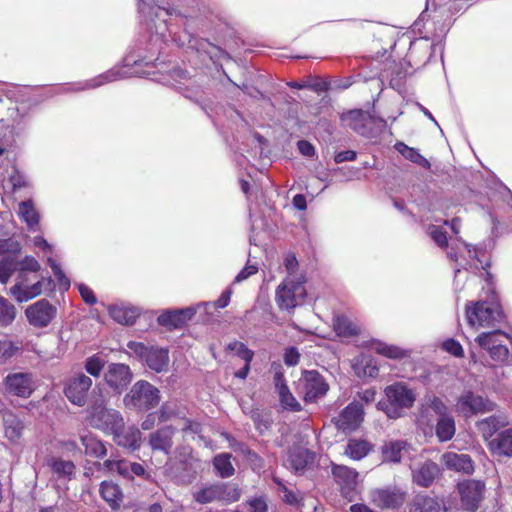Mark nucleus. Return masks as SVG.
<instances>
[{
  "instance_id": "f3484780",
  "label": "nucleus",
  "mask_w": 512,
  "mask_h": 512,
  "mask_svg": "<svg viewBox=\"0 0 512 512\" xmlns=\"http://www.w3.org/2000/svg\"><path fill=\"white\" fill-rule=\"evenodd\" d=\"M3 384L8 393L22 398L30 397L35 388L32 375L23 372L8 374Z\"/></svg>"
},
{
  "instance_id": "2f4dec72",
  "label": "nucleus",
  "mask_w": 512,
  "mask_h": 512,
  "mask_svg": "<svg viewBox=\"0 0 512 512\" xmlns=\"http://www.w3.org/2000/svg\"><path fill=\"white\" fill-rule=\"evenodd\" d=\"M407 443L402 440H392L382 446V456L384 462L399 463L402 459V453L406 451Z\"/></svg>"
},
{
  "instance_id": "7ed1b4c3",
  "label": "nucleus",
  "mask_w": 512,
  "mask_h": 512,
  "mask_svg": "<svg viewBox=\"0 0 512 512\" xmlns=\"http://www.w3.org/2000/svg\"><path fill=\"white\" fill-rule=\"evenodd\" d=\"M465 316L469 326L479 329L493 327L500 323L503 312L496 301L479 300L466 304Z\"/></svg>"
},
{
  "instance_id": "473e14b6",
  "label": "nucleus",
  "mask_w": 512,
  "mask_h": 512,
  "mask_svg": "<svg viewBox=\"0 0 512 512\" xmlns=\"http://www.w3.org/2000/svg\"><path fill=\"white\" fill-rule=\"evenodd\" d=\"M333 329L340 337H351L360 332L359 325L345 315H337L334 317Z\"/></svg>"
},
{
  "instance_id": "aec40b11",
  "label": "nucleus",
  "mask_w": 512,
  "mask_h": 512,
  "mask_svg": "<svg viewBox=\"0 0 512 512\" xmlns=\"http://www.w3.org/2000/svg\"><path fill=\"white\" fill-rule=\"evenodd\" d=\"M132 380V372L128 365L112 363L105 373V381L109 387L117 392H122Z\"/></svg>"
},
{
  "instance_id": "c03bdc74",
  "label": "nucleus",
  "mask_w": 512,
  "mask_h": 512,
  "mask_svg": "<svg viewBox=\"0 0 512 512\" xmlns=\"http://www.w3.org/2000/svg\"><path fill=\"white\" fill-rule=\"evenodd\" d=\"M275 392L283 409L292 412L301 411L302 406L300 402L294 397L288 385L282 387L281 389L275 390Z\"/></svg>"
},
{
  "instance_id": "dca6fc26",
  "label": "nucleus",
  "mask_w": 512,
  "mask_h": 512,
  "mask_svg": "<svg viewBox=\"0 0 512 512\" xmlns=\"http://www.w3.org/2000/svg\"><path fill=\"white\" fill-rule=\"evenodd\" d=\"M485 484L480 480H467L458 485L462 507L469 512H474L479 507L483 498Z\"/></svg>"
},
{
  "instance_id": "4be33fe9",
  "label": "nucleus",
  "mask_w": 512,
  "mask_h": 512,
  "mask_svg": "<svg viewBox=\"0 0 512 512\" xmlns=\"http://www.w3.org/2000/svg\"><path fill=\"white\" fill-rule=\"evenodd\" d=\"M441 463L449 470L472 474L474 472V462L467 454H458L447 451L441 455Z\"/></svg>"
},
{
  "instance_id": "5701e85b",
  "label": "nucleus",
  "mask_w": 512,
  "mask_h": 512,
  "mask_svg": "<svg viewBox=\"0 0 512 512\" xmlns=\"http://www.w3.org/2000/svg\"><path fill=\"white\" fill-rule=\"evenodd\" d=\"M114 441L122 447L136 450L141 445V432L135 426L123 427L112 433Z\"/></svg>"
},
{
  "instance_id": "9b49d317",
  "label": "nucleus",
  "mask_w": 512,
  "mask_h": 512,
  "mask_svg": "<svg viewBox=\"0 0 512 512\" xmlns=\"http://www.w3.org/2000/svg\"><path fill=\"white\" fill-rule=\"evenodd\" d=\"M21 246L14 239L0 240V282L6 284L17 269V254Z\"/></svg>"
},
{
  "instance_id": "603ef678",
  "label": "nucleus",
  "mask_w": 512,
  "mask_h": 512,
  "mask_svg": "<svg viewBox=\"0 0 512 512\" xmlns=\"http://www.w3.org/2000/svg\"><path fill=\"white\" fill-rule=\"evenodd\" d=\"M180 315L178 310L167 311L162 313L158 317V322L162 326H167L170 328H178L183 325L182 320L180 319Z\"/></svg>"
},
{
  "instance_id": "0e129e2a",
  "label": "nucleus",
  "mask_w": 512,
  "mask_h": 512,
  "mask_svg": "<svg viewBox=\"0 0 512 512\" xmlns=\"http://www.w3.org/2000/svg\"><path fill=\"white\" fill-rule=\"evenodd\" d=\"M442 347L445 351H447L448 353L455 357H463L464 355V350L461 344L454 339H448L444 341Z\"/></svg>"
},
{
  "instance_id": "13d9d810",
  "label": "nucleus",
  "mask_w": 512,
  "mask_h": 512,
  "mask_svg": "<svg viewBox=\"0 0 512 512\" xmlns=\"http://www.w3.org/2000/svg\"><path fill=\"white\" fill-rule=\"evenodd\" d=\"M177 411V403L176 402H165L162 404L159 412L158 418L160 421L165 422L169 420L172 416L176 414Z\"/></svg>"
},
{
  "instance_id": "3c124183",
  "label": "nucleus",
  "mask_w": 512,
  "mask_h": 512,
  "mask_svg": "<svg viewBox=\"0 0 512 512\" xmlns=\"http://www.w3.org/2000/svg\"><path fill=\"white\" fill-rule=\"evenodd\" d=\"M105 366V361L98 355L88 357L85 361L84 368L88 374L98 378Z\"/></svg>"
},
{
  "instance_id": "393cba45",
  "label": "nucleus",
  "mask_w": 512,
  "mask_h": 512,
  "mask_svg": "<svg viewBox=\"0 0 512 512\" xmlns=\"http://www.w3.org/2000/svg\"><path fill=\"white\" fill-rule=\"evenodd\" d=\"M488 446L495 455L512 457V427L501 431Z\"/></svg>"
},
{
  "instance_id": "f8f14e48",
  "label": "nucleus",
  "mask_w": 512,
  "mask_h": 512,
  "mask_svg": "<svg viewBox=\"0 0 512 512\" xmlns=\"http://www.w3.org/2000/svg\"><path fill=\"white\" fill-rule=\"evenodd\" d=\"M92 384V379L89 376L82 372L76 373L66 381L64 394L72 404L83 407L87 402Z\"/></svg>"
},
{
  "instance_id": "79ce46f5",
  "label": "nucleus",
  "mask_w": 512,
  "mask_h": 512,
  "mask_svg": "<svg viewBox=\"0 0 512 512\" xmlns=\"http://www.w3.org/2000/svg\"><path fill=\"white\" fill-rule=\"evenodd\" d=\"M371 446L365 440L351 439L349 440L345 454L353 460H361L370 451Z\"/></svg>"
},
{
  "instance_id": "6e6d98bb",
  "label": "nucleus",
  "mask_w": 512,
  "mask_h": 512,
  "mask_svg": "<svg viewBox=\"0 0 512 512\" xmlns=\"http://www.w3.org/2000/svg\"><path fill=\"white\" fill-rule=\"evenodd\" d=\"M426 405L429 409H431L433 412H435L439 416V418L448 415L447 406L438 397H435V396L429 397L427 399Z\"/></svg>"
},
{
  "instance_id": "0eeeda50",
  "label": "nucleus",
  "mask_w": 512,
  "mask_h": 512,
  "mask_svg": "<svg viewBox=\"0 0 512 512\" xmlns=\"http://www.w3.org/2000/svg\"><path fill=\"white\" fill-rule=\"evenodd\" d=\"M305 281L303 275L299 277L287 276L284 279L276 290V302L280 309H294L304 300L306 296Z\"/></svg>"
},
{
  "instance_id": "a18cd8bd",
  "label": "nucleus",
  "mask_w": 512,
  "mask_h": 512,
  "mask_svg": "<svg viewBox=\"0 0 512 512\" xmlns=\"http://www.w3.org/2000/svg\"><path fill=\"white\" fill-rule=\"evenodd\" d=\"M372 349L376 353L383 355L390 359H402L409 355L408 351L401 349L400 347H397L394 345H388L386 343L379 342V341L372 343Z\"/></svg>"
},
{
  "instance_id": "4d7b16f0",
  "label": "nucleus",
  "mask_w": 512,
  "mask_h": 512,
  "mask_svg": "<svg viewBox=\"0 0 512 512\" xmlns=\"http://www.w3.org/2000/svg\"><path fill=\"white\" fill-rule=\"evenodd\" d=\"M48 264L51 267L55 277L59 281L60 285L64 287V289H68L70 287V281L65 276L64 272L62 271L61 267L56 263V261L52 257H48Z\"/></svg>"
},
{
  "instance_id": "e433bc0d",
  "label": "nucleus",
  "mask_w": 512,
  "mask_h": 512,
  "mask_svg": "<svg viewBox=\"0 0 512 512\" xmlns=\"http://www.w3.org/2000/svg\"><path fill=\"white\" fill-rule=\"evenodd\" d=\"M410 512H439L440 504L432 497L425 495H416L409 507Z\"/></svg>"
},
{
  "instance_id": "9d476101",
  "label": "nucleus",
  "mask_w": 512,
  "mask_h": 512,
  "mask_svg": "<svg viewBox=\"0 0 512 512\" xmlns=\"http://www.w3.org/2000/svg\"><path fill=\"white\" fill-rule=\"evenodd\" d=\"M329 385L323 376L316 370L303 371L298 380V391L307 403L315 402L326 395Z\"/></svg>"
},
{
  "instance_id": "5fc2aeb1",
  "label": "nucleus",
  "mask_w": 512,
  "mask_h": 512,
  "mask_svg": "<svg viewBox=\"0 0 512 512\" xmlns=\"http://www.w3.org/2000/svg\"><path fill=\"white\" fill-rule=\"evenodd\" d=\"M428 235L433 239V241L441 248H446L448 246V240L446 236V232L442 227L436 225H430L428 227Z\"/></svg>"
},
{
  "instance_id": "cd10ccee",
  "label": "nucleus",
  "mask_w": 512,
  "mask_h": 512,
  "mask_svg": "<svg viewBox=\"0 0 512 512\" xmlns=\"http://www.w3.org/2000/svg\"><path fill=\"white\" fill-rule=\"evenodd\" d=\"M174 429L171 426H166L158 429L150 435L149 444L153 450L163 451L168 453L172 447V436Z\"/></svg>"
},
{
  "instance_id": "338daca9",
  "label": "nucleus",
  "mask_w": 512,
  "mask_h": 512,
  "mask_svg": "<svg viewBox=\"0 0 512 512\" xmlns=\"http://www.w3.org/2000/svg\"><path fill=\"white\" fill-rule=\"evenodd\" d=\"M284 265L287 270V276L299 277L301 274L296 273L298 261L293 254H287L284 260Z\"/></svg>"
},
{
  "instance_id": "8fccbe9b",
  "label": "nucleus",
  "mask_w": 512,
  "mask_h": 512,
  "mask_svg": "<svg viewBox=\"0 0 512 512\" xmlns=\"http://www.w3.org/2000/svg\"><path fill=\"white\" fill-rule=\"evenodd\" d=\"M17 315L16 307L0 295V326L6 327L13 323Z\"/></svg>"
},
{
  "instance_id": "412c9836",
  "label": "nucleus",
  "mask_w": 512,
  "mask_h": 512,
  "mask_svg": "<svg viewBox=\"0 0 512 512\" xmlns=\"http://www.w3.org/2000/svg\"><path fill=\"white\" fill-rule=\"evenodd\" d=\"M363 419V407L358 402L350 403L334 418L335 425L343 431L355 430Z\"/></svg>"
},
{
  "instance_id": "864d4df0",
  "label": "nucleus",
  "mask_w": 512,
  "mask_h": 512,
  "mask_svg": "<svg viewBox=\"0 0 512 512\" xmlns=\"http://www.w3.org/2000/svg\"><path fill=\"white\" fill-rule=\"evenodd\" d=\"M227 349L234 352L237 356L243 359L245 362H251L254 356V352L247 348V346L239 341H233L227 345Z\"/></svg>"
},
{
  "instance_id": "72a5a7b5",
  "label": "nucleus",
  "mask_w": 512,
  "mask_h": 512,
  "mask_svg": "<svg viewBox=\"0 0 512 512\" xmlns=\"http://www.w3.org/2000/svg\"><path fill=\"white\" fill-rule=\"evenodd\" d=\"M110 316L120 324H133L139 315L138 309L125 305H114L109 309Z\"/></svg>"
},
{
  "instance_id": "ddd939ff",
  "label": "nucleus",
  "mask_w": 512,
  "mask_h": 512,
  "mask_svg": "<svg viewBox=\"0 0 512 512\" xmlns=\"http://www.w3.org/2000/svg\"><path fill=\"white\" fill-rule=\"evenodd\" d=\"M57 308L46 299L38 300L25 309L28 323L35 328H45L54 320Z\"/></svg>"
},
{
  "instance_id": "09e8293b",
  "label": "nucleus",
  "mask_w": 512,
  "mask_h": 512,
  "mask_svg": "<svg viewBox=\"0 0 512 512\" xmlns=\"http://www.w3.org/2000/svg\"><path fill=\"white\" fill-rule=\"evenodd\" d=\"M218 501L233 503L240 499L241 491L235 484H217Z\"/></svg>"
},
{
  "instance_id": "f257e3e1",
  "label": "nucleus",
  "mask_w": 512,
  "mask_h": 512,
  "mask_svg": "<svg viewBox=\"0 0 512 512\" xmlns=\"http://www.w3.org/2000/svg\"><path fill=\"white\" fill-rule=\"evenodd\" d=\"M384 393L385 400L379 401L377 408L391 419L402 417L404 410L412 407L416 400L414 391L403 382L388 385Z\"/></svg>"
},
{
  "instance_id": "c9c22d12",
  "label": "nucleus",
  "mask_w": 512,
  "mask_h": 512,
  "mask_svg": "<svg viewBox=\"0 0 512 512\" xmlns=\"http://www.w3.org/2000/svg\"><path fill=\"white\" fill-rule=\"evenodd\" d=\"M353 368L355 373L360 377L375 378L378 375L379 369L371 357L367 355H360L354 360Z\"/></svg>"
},
{
  "instance_id": "680f3d73",
  "label": "nucleus",
  "mask_w": 512,
  "mask_h": 512,
  "mask_svg": "<svg viewBox=\"0 0 512 512\" xmlns=\"http://www.w3.org/2000/svg\"><path fill=\"white\" fill-rule=\"evenodd\" d=\"M40 270L39 262L32 256H26L20 263L19 272L37 273Z\"/></svg>"
},
{
  "instance_id": "4468645a",
  "label": "nucleus",
  "mask_w": 512,
  "mask_h": 512,
  "mask_svg": "<svg viewBox=\"0 0 512 512\" xmlns=\"http://www.w3.org/2000/svg\"><path fill=\"white\" fill-rule=\"evenodd\" d=\"M496 404L487 398L476 395L471 391L462 394L456 403V411L464 417L478 413H487L495 409Z\"/></svg>"
},
{
  "instance_id": "052dcab7",
  "label": "nucleus",
  "mask_w": 512,
  "mask_h": 512,
  "mask_svg": "<svg viewBox=\"0 0 512 512\" xmlns=\"http://www.w3.org/2000/svg\"><path fill=\"white\" fill-rule=\"evenodd\" d=\"M464 252H467L470 257L476 256V251L471 249L470 245L464 242H460L456 245V248L451 247L450 251H448L447 255L451 260L458 261V253L462 254Z\"/></svg>"
},
{
  "instance_id": "423d86ee",
  "label": "nucleus",
  "mask_w": 512,
  "mask_h": 512,
  "mask_svg": "<svg viewBox=\"0 0 512 512\" xmlns=\"http://www.w3.org/2000/svg\"><path fill=\"white\" fill-rule=\"evenodd\" d=\"M50 277L37 278L28 273L19 272L16 282L9 289V295L18 303L27 302L42 294L44 289H51Z\"/></svg>"
},
{
  "instance_id": "c85d7f7f",
  "label": "nucleus",
  "mask_w": 512,
  "mask_h": 512,
  "mask_svg": "<svg viewBox=\"0 0 512 512\" xmlns=\"http://www.w3.org/2000/svg\"><path fill=\"white\" fill-rule=\"evenodd\" d=\"M80 440L85 449V454L94 458H102L107 454L105 444L90 432L81 434Z\"/></svg>"
},
{
  "instance_id": "ea45409f",
  "label": "nucleus",
  "mask_w": 512,
  "mask_h": 512,
  "mask_svg": "<svg viewBox=\"0 0 512 512\" xmlns=\"http://www.w3.org/2000/svg\"><path fill=\"white\" fill-rule=\"evenodd\" d=\"M121 78L118 70L107 71L95 78L76 84L75 90L81 91L85 89L97 88L105 83L112 82Z\"/></svg>"
},
{
  "instance_id": "b1692460",
  "label": "nucleus",
  "mask_w": 512,
  "mask_h": 512,
  "mask_svg": "<svg viewBox=\"0 0 512 512\" xmlns=\"http://www.w3.org/2000/svg\"><path fill=\"white\" fill-rule=\"evenodd\" d=\"M314 460V454L303 447H294L289 450L286 465L296 472L303 471Z\"/></svg>"
},
{
  "instance_id": "69168bd1",
  "label": "nucleus",
  "mask_w": 512,
  "mask_h": 512,
  "mask_svg": "<svg viewBox=\"0 0 512 512\" xmlns=\"http://www.w3.org/2000/svg\"><path fill=\"white\" fill-rule=\"evenodd\" d=\"M274 481L279 485L280 491L283 493V500L290 505H295L298 503L299 498L296 493L289 490L280 480L274 479Z\"/></svg>"
},
{
  "instance_id": "e2e57ef3",
  "label": "nucleus",
  "mask_w": 512,
  "mask_h": 512,
  "mask_svg": "<svg viewBox=\"0 0 512 512\" xmlns=\"http://www.w3.org/2000/svg\"><path fill=\"white\" fill-rule=\"evenodd\" d=\"M18 347L14 345V343L7 338H0V357L4 359H8L12 357Z\"/></svg>"
},
{
  "instance_id": "2eb2a0df",
  "label": "nucleus",
  "mask_w": 512,
  "mask_h": 512,
  "mask_svg": "<svg viewBox=\"0 0 512 512\" xmlns=\"http://www.w3.org/2000/svg\"><path fill=\"white\" fill-rule=\"evenodd\" d=\"M371 502L383 509H396L406 500V493L397 487L376 488L370 491Z\"/></svg>"
},
{
  "instance_id": "39448f33",
  "label": "nucleus",
  "mask_w": 512,
  "mask_h": 512,
  "mask_svg": "<svg viewBox=\"0 0 512 512\" xmlns=\"http://www.w3.org/2000/svg\"><path fill=\"white\" fill-rule=\"evenodd\" d=\"M87 422L94 428L106 434H112L124 427L121 413L105 406L103 400H95L87 409Z\"/></svg>"
},
{
  "instance_id": "58836bf2",
  "label": "nucleus",
  "mask_w": 512,
  "mask_h": 512,
  "mask_svg": "<svg viewBox=\"0 0 512 512\" xmlns=\"http://www.w3.org/2000/svg\"><path fill=\"white\" fill-rule=\"evenodd\" d=\"M5 436L10 441H16L20 438L23 424L20 419L13 413H5L3 415Z\"/></svg>"
},
{
  "instance_id": "bf43d9fd",
  "label": "nucleus",
  "mask_w": 512,
  "mask_h": 512,
  "mask_svg": "<svg viewBox=\"0 0 512 512\" xmlns=\"http://www.w3.org/2000/svg\"><path fill=\"white\" fill-rule=\"evenodd\" d=\"M11 173L8 174V183L12 186V191L14 192L16 189L26 186L25 177L16 169L15 166H12Z\"/></svg>"
},
{
  "instance_id": "c756f323",
  "label": "nucleus",
  "mask_w": 512,
  "mask_h": 512,
  "mask_svg": "<svg viewBox=\"0 0 512 512\" xmlns=\"http://www.w3.org/2000/svg\"><path fill=\"white\" fill-rule=\"evenodd\" d=\"M13 141V132L2 120L0 121V168L11 162L10 147Z\"/></svg>"
},
{
  "instance_id": "de8ad7c7",
  "label": "nucleus",
  "mask_w": 512,
  "mask_h": 512,
  "mask_svg": "<svg viewBox=\"0 0 512 512\" xmlns=\"http://www.w3.org/2000/svg\"><path fill=\"white\" fill-rule=\"evenodd\" d=\"M230 459L231 455L228 453H221L214 457L213 465L222 478L230 477L235 472Z\"/></svg>"
},
{
  "instance_id": "6e6552de",
  "label": "nucleus",
  "mask_w": 512,
  "mask_h": 512,
  "mask_svg": "<svg viewBox=\"0 0 512 512\" xmlns=\"http://www.w3.org/2000/svg\"><path fill=\"white\" fill-rule=\"evenodd\" d=\"M508 339V334L497 329L482 332L475 338V343L488 353L495 364H502L509 357V349L505 344Z\"/></svg>"
},
{
  "instance_id": "7c9ffc66",
  "label": "nucleus",
  "mask_w": 512,
  "mask_h": 512,
  "mask_svg": "<svg viewBox=\"0 0 512 512\" xmlns=\"http://www.w3.org/2000/svg\"><path fill=\"white\" fill-rule=\"evenodd\" d=\"M100 494L112 509L119 508L123 501L120 487L113 482L103 481L100 485Z\"/></svg>"
},
{
  "instance_id": "49530a36",
  "label": "nucleus",
  "mask_w": 512,
  "mask_h": 512,
  "mask_svg": "<svg viewBox=\"0 0 512 512\" xmlns=\"http://www.w3.org/2000/svg\"><path fill=\"white\" fill-rule=\"evenodd\" d=\"M217 492V484L204 485L193 492V499L199 504H208L218 501L219 494Z\"/></svg>"
},
{
  "instance_id": "a878e982",
  "label": "nucleus",
  "mask_w": 512,
  "mask_h": 512,
  "mask_svg": "<svg viewBox=\"0 0 512 512\" xmlns=\"http://www.w3.org/2000/svg\"><path fill=\"white\" fill-rule=\"evenodd\" d=\"M508 417L504 414H495L477 422V428L484 439H489L500 428L507 426Z\"/></svg>"
},
{
  "instance_id": "f704fd0d",
  "label": "nucleus",
  "mask_w": 512,
  "mask_h": 512,
  "mask_svg": "<svg viewBox=\"0 0 512 512\" xmlns=\"http://www.w3.org/2000/svg\"><path fill=\"white\" fill-rule=\"evenodd\" d=\"M48 466L52 473L60 479L70 480L75 474V464L72 461L61 458H51Z\"/></svg>"
},
{
  "instance_id": "20e7f679",
  "label": "nucleus",
  "mask_w": 512,
  "mask_h": 512,
  "mask_svg": "<svg viewBox=\"0 0 512 512\" xmlns=\"http://www.w3.org/2000/svg\"><path fill=\"white\" fill-rule=\"evenodd\" d=\"M160 390L145 380L133 384L124 396L123 403L127 409L144 412L153 409L160 402Z\"/></svg>"
},
{
  "instance_id": "4c0bfd02",
  "label": "nucleus",
  "mask_w": 512,
  "mask_h": 512,
  "mask_svg": "<svg viewBox=\"0 0 512 512\" xmlns=\"http://www.w3.org/2000/svg\"><path fill=\"white\" fill-rule=\"evenodd\" d=\"M18 215L26 222L31 231L36 230L39 223V214L31 200L23 201L19 204Z\"/></svg>"
},
{
  "instance_id": "1a4fd4ad",
  "label": "nucleus",
  "mask_w": 512,
  "mask_h": 512,
  "mask_svg": "<svg viewBox=\"0 0 512 512\" xmlns=\"http://www.w3.org/2000/svg\"><path fill=\"white\" fill-rule=\"evenodd\" d=\"M128 349L139 357L153 371L160 373L169 364V352L167 349L156 346H146L141 342L130 341Z\"/></svg>"
},
{
  "instance_id": "37998d69",
  "label": "nucleus",
  "mask_w": 512,
  "mask_h": 512,
  "mask_svg": "<svg viewBox=\"0 0 512 512\" xmlns=\"http://www.w3.org/2000/svg\"><path fill=\"white\" fill-rule=\"evenodd\" d=\"M395 149L407 160L416 163L424 168H430L429 161L423 157L415 148L409 147L403 142L395 144Z\"/></svg>"
},
{
  "instance_id": "a19ab883",
  "label": "nucleus",
  "mask_w": 512,
  "mask_h": 512,
  "mask_svg": "<svg viewBox=\"0 0 512 512\" xmlns=\"http://www.w3.org/2000/svg\"><path fill=\"white\" fill-rule=\"evenodd\" d=\"M456 432L455 421L452 416L440 417L436 425V435L440 441H448Z\"/></svg>"
},
{
  "instance_id": "bb28decb",
  "label": "nucleus",
  "mask_w": 512,
  "mask_h": 512,
  "mask_svg": "<svg viewBox=\"0 0 512 512\" xmlns=\"http://www.w3.org/2000/svg\"><path fill=\"white\" fill-rule=\"evenodd\" d=\"M439 473V467L432 461H426L413 471V481L421 487H429Z\"/></svg>"
},
{
  "instance_id": "f03ea898",
  "label": "nucleus",
  "mask_w": 512,
  "mask_h": 512,
  "mask_svg": "<svg viewBox=\"0 0 512 512\" xmlns=\"http://www.w3.org/2000/svg\"><path fill=\"white\" fill-rule=\"evenodd\" d=\"M163 4V0H138L139 13L145 17L151 33L165 39L167 32H169L166 17L178 16L179 13L177 10L165 7Z\"/></svg>"
},
{
  "instance_id": "6ab92c4d",
  "label": "nucleus",
  "mask_w": 512,
  "mask_h": 512,
  "mask_svg": "<svg viewBox=\"0 0 512 512\" xmlns=\"http://www.w3.org/2000/svg\"><path fill=\"white\" fill-rule=\"evenodd\" d=\"M332 474L340 485L342 494L352 500L358 485V472L344 465H332Z\"/></svg>"
},
{
  "instance_id": "774afa93",
  "label": "nucleus",
  "mask_w": 512,
  "mask_h": 512,
  "mask_svg": "<svg viewBox=\"0 0 512 512\" xmlns=\"http://www.w3.org/2000/svg\"><path fill=\"white\" fill-rule=\"evenodd\" d=\"M79 293L82 297V299L90 305H93L97 302V298L94 295V292L85 284H77Z\"/></svg>"
},
{
  "instance_id": "a211bd4d",
  "label": "nucleus",
  "mask_w": 512,
  "mask_h": 512,
  "mask_svg": "<svg viewBox=\"0 0 512 512\" xmlns=\"http://www.w3.org/2000/svg\"><path fill=\"white\" fill-rule=\"evenodd\" d=\"M345 118L350 121L349 125L355 132L367 138H372L376 135L375 127L378 124L385 125V121H377L361 110L350 111L346 114Z\"/></svg>"
}]
</instances>
